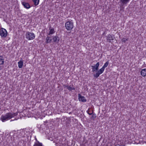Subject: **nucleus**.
<instances>
[{
  "label": "nucleus",
  "instance_id": "f8f14e48",
  "mask_svg": "<svg viewBox=\"0 0 146 146\" xmlns=\"http://www.w3.org/2000/svg\"><path fill=\"white\" fill-rule=\"evenodd\" d=\"M75 142L73 140L67 141V145L68 146H74Z\"/></svg>",
  "mask_w": 146,
  "mask_h": 146
},
{
  "label": "nucleus",
  "instance_id": "aec40b11",
  "mask_svg": "<svg viewBox=\"0 0 146 146\" xmlns=\"http://www.w3.org/2000/svg\"><path fill=\"white\" fill-rule=\"evenodd\" d=\"M55 32L54 29H50V31L49 32V35L52 34Z\"/></svg>",
  "mask_w": 146,
  "mask_h": 146
},
{
  "label": "nucleus",
  "instance_id": "1a4fd4ad",
  "mask_svg": "<svg viewBox=\"0 0 146 146\" xmlns=\"http://www.w3.org/2000/svg\"><path fill=\"white\" fill-rule=\"evenodd\" d=\"M64 86V87H66L67 89L69 91H71L72 90H75V88L73 85H70L69 86L68 85H66Z\"/></svg>",
  "mask_w": 146,
  "mask_h": 146
},
{
  "label": "nucleus",
  "instance_id": "a211bd4d",
  "mask_svg": "<svg viewBox=\"0 0 146 146\" xmlns=\"http://www.w3.org/2000/svg\"><path fill=\"white\" fill-rule=\"evenodd\" d=\"M34 5L36 6L38 5L39 1V0H33Z\"/></svg>",
  "mask_w": 146,
  "mask_h": 146
},
{
  "label": "nucleus",
  "instance_id": "0eeeda50",
  "mask_svg": "<svg viewBox=\"0 0 146 146\" xmlns=\"http://www.w3.org/2000/svg\"><path fill=\"white\" fill-rule=\"evenodd\" d=\"M78 100L80 101L84 102H85L86 101V100L85 97L84 96H82L80 94H78Z\"/></svg>",
  "mask_w": 146,
  "mask_h": 146
},
{
  "label": "nucleus",
  "instance_id": "5701e85b",
  "mask_svg": "<svg viewBox=\"0 0 146 146\" xmlns=\"http://www.w3.org/2000/svg\"><path fill=\"white\" fill-rule=\"evenodd\" d=\"M2 57L0 56V65H2L4 63V60L1 58V57Z\"/></svg>",
  "mask_w": 146,
  "mask_h": 146
},
{
  "label": "nucleus",
  "instance_id": "6ab92c4d",
  "mask_svg": "<svg viewBox=\"0 0 146 146\" xmlns=\"http://www.w3.org/2000/svg\"><path fill=\"white\" fill-rule=\"evenodd\" d=\"M129 0H121L120 1L123 4H125L129 2Z\"/></svg>",
  "mask_w": 146,
  "mask_h": 146
},
{
  "label": "nucleus",
  "instance_id": "9b49d317",
  "mask_svg": "<svg viewBox=\"0 0 146 146\" xmlns=\"http://www.w3.org/2000/svg\"><path fill=\"white\" fill-rule=\"evenodd\" d=\"M21 3L24 7L27 9H29L31 7L30 5L28 3H26L24 1H22Z\"/></svg>",
  "mask_w": 146,
  "mask_h": 146
},
{
  "label": "nucleus",
  "instance_id": "39448f33",
  "mask_svg": "<svg viewBox=\"0 0 146 146\" xmlns=\"http://www.w3.org/2000/svg\"><path fill=\"white\" fill-rule=\"evenodd\" d=\"M7 34V33L6 30L3 28H1L0 30V35L1 36L3 37H5Z\"/></svg>",
  "mask_w": 146,
  "mask_h": 146
},
{
  "label": "nucleus",
  "instance_id": "4be33fe9",
  "mask_svg": "<svg viewBox=\"0 0 146 146\" xmlns=\"http://www.w3.org/2000/svg\"><path fill=\"white\" fill-rule=\"evenodd\" d=\"M109 62L108 61H107L104 64V65L102 67L104 69H105V68L107 67L108 64H109Z\"/></svg>",
  "mask_w": 146,
  "mask_h": 146
},
{
  "label": "nucleus",
  "instance_id": "20e7f679",
  "mask_svg": "<svg viewBox=\"0 0 146 146\" xmlns=\"http://www.w3.org/2000/svg\"><path fill=\"white\" fill-rule=\"evenodd\" d=\"M84 144L85 146H96V143H95L94 141L90 139L88 140Z\"/></svg>",
  "mask_w": 146,
  "mask_h": 146
},
{
  "label": "nucleus",
  "instance_id": "423d86ee",
  "mask_svg": "<svg viewBox=\"0 0 146 146\" xmlns=\"http://www.w3.org/2000/svg\"><path fill=\"white\" fill-rule=\"evenodd\" d=\"M104 69L102 67L97 72L96 74L94 75L95 77L98 78L99 76V75L102 74L104 71Z\"/></svg>",
  "mask_w": 146,
  "mask_h": 146
},
{
  "label": "nucleus",
  "instance_id": "393cba45",
  "mask_svg": "<svg viewBox=\"0 0 146 146\" xmlns=\"http://www.w3.org/2000/svg\"><path fill=\"white\" fill-rule=\"evenodd\" d=\"M92 118L94 120L96 118V115L94 113H92Z\"/></svg>",
  "mask_w": 146,
  "mask_h": 146
},
{
  "label": "nucleus",
  "instance_id": "a878e982",
  "mask_svg": "<svg viewBox=\"0 0 146 146\" xmlns=\"http://www.w3.org/2000/svg\"><path fill=\"white\" fill-rule=\"evenodd\" d=\"M127 39H126V38H122V42H125L126 41H127Z\"/></svg>",
  "mask_w": 146,
  "mask_h": 146
},
{
  "label": "nucleus",
  "instance_id": "b1692460",
  "mask_svg": "<svg viewBox=\"0 0 146 146\" xmlns=\"http://www.w3.org/2000/svg\"><path fill=\"white\" fill-rule=\"evenodd\" d=\"M87 112L89 115H91L93 113V111H91L89 110H88V111H87Z\"/></svg>",
  "mask_w": 146,
  "mask_h": 146
},
{
  "label": "nucleus",
  "instance_id": "ddd939ff",
  "mask_svg": "<svg viewBox=\"0 0 146 146\" xmlns=\"http://www.w3.org/2000/svg\"><path fill=\"white\" fill-rule=\"evenodd\" d=\"M52 40L54 42H58L60 40V38L58 36H53Z\"/></svg>",
  "mask_w": 146,
  "mask_h": 146
},
{
  "label": "nucleus",
  "instance_id": "4468645a",
  "mask_svg": "<svg viewBox=\"0 0 146 146\" xmlns=\"http://www.w3.org/2000/svg\"><path fill=\"white\" fill-rule=\"evenodd\" d=\"M141 74L143 76H146V69H144L142 70L141 72Z\"/></svg>",
  "mask_w": 146,
  "mask_h": 146
},
{
  "label": "nucleus",
  "instance_id": "f03ea898",
  "mask_svg": "<svg viewBox=\"0 0 146 146\" xmlns=\"http://www.w3.org/2000/svg\"><path fill=\"white\" fill-rule=\"evenodd\" d=\"M65 26L68 30H71L73 27V23L71 21H68L66 23Z\"/></svg>",
  "mask_w": 146,
  "mask_h": 146
},
{
  "label": "nucleus",
  "instance_id": "dca6fc26",
  "mask_svg": "<svg viewBox=\"0 0 146 146\" xmlns=\"http://www.w3.org/2000/svg\"><path fill=\"white\" fill-rule=\"evenodd\" d=\"M108 142L107 141V139H104L103 141L102 144V145L103 146H108Z\"/></svg>",
  "mask_w": 146,
  "mask_h": 146
},
{
  "label": "nucleus",
  "instance_id": "7ed1b4c3",
  "mask_svg": "<svg viewBox=\"0 0 146 146\" xmlns=\"http://www.w3.org/2000/svg\"><path fill=\"white\" fill-rule=\"evenodd\" d=\"M35 38V35L33 33L27 32L26 33V38L29 40L33 39Z\"/></svg>",
  "mask_w": 146,
  "mask_h": 146
},
{
  "label": "nucleus",
  "instance_id": "6e6552de",
  "mask_svg": "<svg viewBox=\"0 0 146 146\" xmlns=\"http://www.w3.org/2000/svg\"><path fill=\"white\" fill-rule=\"evenodd\" d=\"M99 66V63L98 62L96 63V65L92 66V72H94L98 70Z\"/></svg>",
  "mask_w": 146,
  "mask_h": 146
},
{
  "label": "nucleus",
  "instance_id": "f3484780",
  "mask_svg": "<svg viewBox=\"0 0 146 146\" xmlns=\"http://www.w3.org/2000/svg\"><path fill=\"white\" fill-rule=\"evenodd\" d=\"M23 63V62L22 61H20L18 62V66L19 68H21L22 67Z\"/></svg>",
  "mask_w": 146,
  "mask_h": 146
},
{
  "label": "nucleus",
  "instance_id": "2eb2a0df",
  "mask_svg": "<svg viewBox=\"0 0 146 146\" xmlns=\"http://www.w3.org/2000/svg\"><path fill=\"white\" fill-rule=\"evenodd\" d=\"M47 43H50L52 41L51 37L50 36H47L46 38Z\"/></svg>",
  "mask_w": 146,
  "mask_h": 146
},
{
  "label": "nucleus",
  "instance_id": "cd10ccee",
  "mask_svg": "<svg viewBox=\"0 0 146 146\" xmlns=\"http://www.w3.org/2000/svg\"><path fill=\"white\" fill-rule=\"evenodd\" d=\"M105 34V32H104L103 34Z\"/></svg>",
  "mask_w": 146,
  "mask_h": 146
},
{
  "label": "nucleus",
  "instance_id": "f257e3e1",
  "mask_svg": "<svg viewBox=\"0 0 146 146\" xmlns=\"http://www.w3.org/2000/svg\"><path fill=\"white\" fill-rule=\"evenodd\" d=\"M18 112L11 113L9 112L6 113L5 115H2L1 117V119L3 122L11 119L18 115Z\"/></svg>",
  "mask_w": 146,
  "mask_h": 146
},
{
  "label": "nucleus",
  "instance_id": "bb28decb",
  "mask_svg": "<svg viewBox=\"0 0 146 146\" xmlns=\"http://www.w3.org/2000/svg\"><path fill=\"white\" fill-rule=\"evenodd\" d=\"M17 120V119H14V120H11V121H14V120Z\"/></svg>",
  "mask_w": 146,
  "mask_h": 146
},
{
  "label": "nucleus",
  "instance_id": "412c9836",
  "mask_svg": "<svg viewBox=\"0 0 146 146\" xmlns=\"http://www.w3.org/2000/svg\"><path fill=\"white\" fill-rule=\"evenodd\" d=\"M33 146H42V143H39L38 141L35 143Z\"/></svg>",
  "mask_w": 146,
  "mask_h": 146
},
{
  "label": "nucleus",
  "instance_id": "9d476101",
  "mask_svg": "<svg viewBox=\"0 0 146 146\" xmlns=\"http://www.w3.org/2000/svg\"><path fill=\"white\" fill-rule=\"evenodd\" d=\"M114 37L111 35H109L107 36V40L110 42H111V40H113Z\"/></svg>",
  "mask_w": 146,
  "mask_h": 146
}]
</instances>
